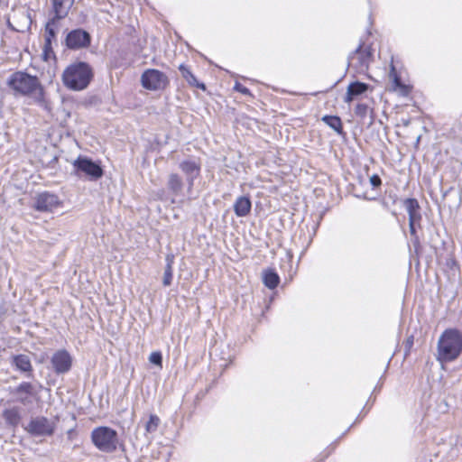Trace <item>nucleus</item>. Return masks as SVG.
Instances as JSON below:
<instances>
[{"label": "nucleus", "mask_w": 462, "mask_h": 462, "mask_svg": "<svg viewBox=\"0 0 462 462\" xmlns=\"http://www.w3.org/2000/svg\"><path fill=\"white\" fill-rule=\"evenodd\" d=\"M6 85L14 95L30 96L37 102L43 101V88L35 76L23 71H16L10 75Z\"/></svg>", "instance_id": "f257e3e1"}, {"label": "nucleus", "mask_w": 462, "mask_h": 462, "mask_svg": "<svg viewBox=\"0 0 462 462\" xmlns=\"http://www.w3.org/2000/svg\"><path fill=\"white\" fill-rule=\"evenodd\" d=\"M462 352V332L457 328L443 331L438 341L437 360L448 363L457 359Z\"/></svg>", "instance_id": "f03ea898"}, {"label": "nucleus", "mask_w": 462, "mask_h": 462, "mask_svg": "<svg viewBox=\"0 0 462 462\" xmlns=\"http://www.w3.org/2000/svg\"><path fill=\"white\" fill-rule=\"evenodd\" d=\"M92 78L91 67L83 61L69 65L62 73L63 84L68 88L75 91L85 89L89 85Z\"/></svg>", "instance_id": "7ed1b4c3"}, {"label": "nucleus", "mask_w": 462, "mask_h": 462, "mask_svg": "<svg viewBox=\"0 0 462 462\" xmlns=\"http://www.w3.org/2000/svg\"><path fill=\"white\" fill-rule=\"evenodd\" d=\"M91 439L95 447L102 452L112 453L118 445L117 432L109 427H97L91 432Z\"/></svg>", "instance_id": "20e7f679"}, {"label": "nucleus", "mask_w": 462, "mask_h": 462, "mask_svg": "<svg viewBox=\"0 0 462 462\" xmlns=\"http://www.w3.org/2000/svg\"><path fill=\"white\" fill-rule=\"evenodd\" d=\"M73 168L79 178L85 177L90 181H97L104 175L100 163L86 156H79L73 162Z\"/></svg>", "instance_id": "39448f33"}, {"label": "nucleus", "mask_w": 462, "mask_h": 462, "mask_svg": "<svg viewBox=\"0 0 462 462\" xmlns=\"http://www.w3.org/2000/svg\"><path fill=\"white\" fill-rule=\"evenodd\" d=\"M143 88L151 91L164 90L170 85L168 76L156 69H147L141 75Z\"/></svg>", "instance_id": "423d86ee"}, {"label": "nucleus", "mask_w": 462, "mask_h": 462, "mask_svg": "<svg viewBox=\"0 0 462 462\" xmlns=\"http://www.w3.org/2000/svg\"><path fill=\"white\" fill-rule=\"evenodd\" d=\"M24 430L32 437H51L56 430L55 421L44 416L31 419Z\"/></svg>", "instance_id": "0eeeda50"}, {"label": "nucleus", "mask_w": 462, "mask_h": 462, "mask_svg": "<svg viewBox=\"0 0 462 462\" xmlns=\"http://www.w3.org/2000/svg\"><path fill=\"white\" fill-rule=\"evenodd\" d=\"M61 206L58 195L43 191L36 195L32 208L39 212L50 213Z\"/></svg>", "instance_id": "6e6552de"}, {"label": "nucleus", "mask_w": 462, "mask_h": 462, "mask_svg": "<svg viewBox=\"0 0 462 462\" xmlns=\"http://www.w3.org/2000/svg\"><path fill=\"white\" fill-rule=\"evenodd\" d=\"M11 393L15 396L16 402L26 406L32 404L33 400L37 399L39 391L32 383L22 382L11 390Z\"/></svg>", "instance_id": "1a4fd4ad"}, {"label": "nucleus", "mask_w": 462, "mask_h": 462, "mask_svg": "<svg viewBox=\"0 0 462 462\" xmlns=\"http://www.w3.org/2000/svg\"><path fill=\"white\" fill-rule=\"evenodd\" d=\"M91 43L90 34L83 29H74L66 36V45L70 50L87 48Z\"/></svg>", "instance_id": "9d476101"}, {"label": "nucleus", "mask_w": 462, "mask_h": 462, "mask_svg": "<svg viewBox=\"0 0 462 462\" xmlns=\"http://www.w3.org/2000/svg\"><path fill=\"white\" fill-rule=\"evenodd\" d=\"M51 362L56 374H66L71 368L72 357L67 350L60 349L53 354Z\"/></svg>", "instance_id": "9b49d317"}, {"label": "nucleus", "mask_w": 462, "mask_h": 462, "mask_svg": "<svg viewBox=\"0 0 462 462\" xmlns=\"http://www.w3.org/2000/svg\"><path fill=\"white\" fill-rule=\"evenodd\" d=\"M179 168L186 175L188 189L191 190L194 180L199 175L200 164L195 160H185L179 164Z\"/></svg>", "instance_id": "f8f14e48"}, {"label": "nucleus", "mask_w": 462, "mask_h": 462, "mask_svg": "<svg viewBox=\"0 0 462 462\" xmlns=\"http://www.w3.org/2000/svg\"><path fill=\"white\" fill-rule=\"evenodd\" d=\"M9 363L15 370L28 374V376H30L33 371L31 358L28 355H13L10 357Z\"/></svg>", "instance_id": "ddd939ff"}, {"label": "nucleus", "mask_w": 462, "mask_h": 462, "mask_svg": "<svg viewBox=\"0 0 462 462\" xmlns=\"http://www.w3.org/2000/svg\"><path fill=\"white\" fill-rule=\"evenodd\" d=\"M369 88V85L360 81L351 82L346 89V94L344 97L345 103H351L358 96L366 92Z\"/></svg>", "instance_id": "4468645a"}, {"label": "nucleus", "mask_w": 462, "mask_h": 462, "mask_svg": "<svg viewBox=\"0 0 462 462\" xmlns=\"http://www.w3.org/2000/svg\"><path fill=\"white\" fill-rule=\"evenodd\" d=\"M406 211L409 216V223H418L421 220V214L420 212V204L416 199L409 198L403 202Z\"/></svg>", "instance_id": "2eb2a0df"}, {"label": "nucleus", "mask_w": 462, "mask_h": 462, "mask_svg": "<svg viewBox=\"0 0 462 462\" xmlns=\"http://www.w3.org/2000/svg\"><path fill=\"white\" fill-rule=\"evenodd\" d=\"M372 58V52L369 48H363V43H360L359 46L353 51L348 60L353 61L355 59L358 60V65L360 67H367L368 63Z\"/></svg>", "instance_id": "dca6fc26"}, {"label": "nucleus", "mask_w": 462, "mask_h": 462, "mask_svg": "<svg viewBox=\"0 0 462 462\" xmlns=\"http://www.w3.org/2000/svg\"><path fill=\"white\" fill-rule=\"evenodd\" d=\"M75 0H51L52 12L56 14L57 18H65Z\"/></svg>", "instance_id": "f3484780"}, {"label": "nucleus", "mask_w": 462, "mask_h": 462, "mask_svg": "<svg viewBox=\"0 0 462 462\" xmlns=\"http://www.w3.org/2000/svg\"><path fill=\"white\" fill-rule=\"evenodd\" d=\"M251 208V200L249 197L246 196L238 197L234 203L235 214L239 217L247 216L250 213Z\"/></svg>", "instance_id": "a211bd4d"}, {"label": "nucleus", "mask_w": 462, "mask_h": 462, "mask_svg": "<svg viewBox=\"0 0 462 462\" xmlns=\"http://www.w3.org/2000/svg\"><path fill=\"white\" fill-rule=\"evenodd\" d=\"M168 189L174 197H180L183 195L184 183L182 179L177 173H171L168 179Z\"/></svg>", "instance_id": "6ab92c4d"}, {"label": "nucleus", "mask_w": 462, "mask_h": 462, "mask_svg": "<svg viewBox=\"0 0 462 462\" xmlns=\"http://www.w3.org/2000/svg\"><path fill=\"white\" fill-rule=\"evenodd\" d=\"M3 418L7 426L15 429L21 421V414L18 407L5 409L3 411Z\"/></svg>", "instance_id": "aec40b11"}, {"label": "nucleus", "mask_w": 462, "mask_h": 462, "mask_svg": "<svg viewBox=\"0 0 462 462\" xmlns=\"http://www.w3.org/2000/svg\"><path fill=\"white\" fill-rule=\"evenodd\" d=\"M179 70L182 76V78L188 82L191 87L198 88L202 90H206V85L204 83L199 82L194 74L190 71L189 68L184 64H180L179 66Z\"/></svg>", "instance_id": "412c9836"}, {"label": "nucleus", "mask_w": 462, "mask_h": 462, "mask_svg": "<svg viewBox=\"0 0 462 462\" xmlns=\"http://www.w3.org/2000/svg\"><path fill=\"white\" fill-rule=\"evenodd\" d=\"M61 18H57L56 14L53 17L49 20L45 26V46L51 45V40L56 36V29L58 27V22Z\"/></svg>", "instance_id": "4be33fe9"}, {"label": "nucleus", "mask_w": 462, "mask_h": 462, "mask_svg": "<svg viewBox=\"0 0 462 462\" xmlns=\"http://www.w3.org/2000/svg\"><path fill=\"white\" fill-rule=\"evenodd\" d=\"M280 282V277L273 270H268L263 273V284L271 289H275Z\"/></svg>", "instance_id": "5701e85b"}, {"label": "nucleus", "mask_w": 462, "mask_h": 462, "mask_svg": "<svg viewBox=\"0 0 462 462\" xmlns=\"http://www.w3.org/2000/svg\"><path fill=\"white\" fill-rule=\"evenodd\" d=\"M389 78L392 79L394 90L400 89L403 94H408V87L406 85L402 84L401 78L397 74V71L393 65L391 66Z\"/></svg>", "instance_id": "b1692460"}, {"label": "nucleus", "mask_w": 462, "mask_h": 462, "mask_svg": "<svg viewBox=\"0 0 462 462\" xmlns=\"http://www.w3.org/2000/svg\"><path fill=\"white\" fill-rule=\"evenodd\" d=\"M322 121L326 123L330 128L335 130L338 134H343V126L340 117L337 116H324Z\"/></svg>", "instance_id": "393cba45"}, {"label": "nucleus", "mask_w": 462, "mask_h": 462, "mask_svg": "<svg viewBox=\"0 0 462 462\" xmlns=\"http://www.w3.org/2000/svg\"><path fill=\"white\" fill-rule=\"evenodd\" d=\"M160 422H161V420L157 415L151 414L149 416V420L146 421V423L144 425L145 433L146 434L154 433L157 430V429L160 425Z\"/></svg>", "instance_id": "a878e982"}, {"label": "nucleus", "mask_w": 462, "mask_h": 462, "mask_svg": "<svg viewBox=\"0 0 462 462\" xmlns=\"http://www.w3.org/2000/svg\"><path fill=\"white\" fill-rule=\"evenodd\" d=\"M172 281V261L167 256V264L165 266L162 283L164 286H170Z\"/></svg>", "instance_id": "bb28decb"}, {"label": "nucleus", "mask_w": 462, "mask_h": 462, "mask_svg": "<svg viewBox=\"0 0 462 462\" xmlns=\"http://www.w3.org/2000/svg\"><path fill=\"white\" fill-rule=\"evenodd\" d=\"M369 111V106L366 104L359 103L355 108V114L361 119H365Z\"/></svg>", "instance_id": "cd10ccee"}, {"label": "nucleus", "mask_w": 462, "mask_h": 462, "mask_svg": "<svg viewBox=\"0 0 462 462\" xmlns=\"http://www.w3.org/2000/svg\"><path fill=\"white\" fill-rule=\"evenodd\" d=\"M418 223H409V229H410V234L411 236V239H412V243H413V245L414 247L417 249L418 247H420V239H419V236L417 235V231H416V225Z\"/></svg>", "instance_id": "c85d7f7f"}, {"label": "nucleus", "mask_w": 462, "mask_h": 462, "mask_svg": "<svg viewBox=\"0 0 462 462\" xmlns=\"http://www.w3.org/2000/svg\"><path fill=\"white\" fill-rule=\"evenodd\" d=\"M149 361L152 364L162 367V353L159 352V351L152 352L150 355V356H149Z\"/></svg>", "instance_id": "c756f323"}, {"label": "nucleus", "mask_w": 462, "mask_h": 462, "mask_svg": "<svg viewBox=\"0 0 462 462\" xmlns=\"http://www.w3.org/2000/svg\"><path fill=\"white\" fill-rule=\"evenodd\" d=\"M370 184L374 188H378L382 185V180L377 174H374L369 178Z\"/></svg>", "instance_id": "7c9ffc66"}, {"label": "nucleus", "mask_w": 462, "mask_h": 462, "mask_svg": "<svg viewBox=\"0 0 462 462\" xmlns=\"http://www.w3.org/2000/svg\"><path fill=\"white\" fill-rule=\"evenodd\" d=\"M234 89L244 95H251L250 90L239 82H236Z\"/></svg>", "instance_id": "2f4dec72"}, {"label": "nucleus", "mask_w": 462, "mask_h": 462, "mask_svg": "<svg viewBox=\"0 0 462 462\" xmlns=\"http://www.w3.org/2000/svg\"><path fill=\"white\" fill-rule=\"evenodd\" d=\"M412 344H413V337H409V338L407 339V341H406V346H407V347H408V348H410V347L412 346Z\"/></svg>", "instance_id": "473e14b6"}, {"label": "nucleus", "mask_w": 462, "mask_h": 462, "mask_svg": "<svg viewBox=\"0 0 462 462\" xmlns=\"http://www.w3.org/2000/svg\"><path fill=\"white\" fill-rule=\"evenodd\" d=\"M370 112H371V121H370V124H373V121H374V116H373V114H374V112H373V110H372V109L370 110Z\"/></svg>", "instance_id": "72a5a7b5"}]
</instances>
